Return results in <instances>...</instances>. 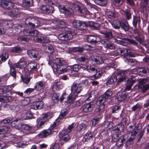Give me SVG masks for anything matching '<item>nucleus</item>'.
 <instances>
[{
	"mask_svg": "<svg viewBox=\"0 0 149 149\" xmlns=\"http://www.w3.org/2000/svg\"><path fill=\"white\" fill-rule=\"evenodd\" d=\"M77 61L81 65H86L89 61V58L87 56L84 55L78 58Z\"/></svg>",
	"mask_w": 149,
	"mask_h": 149,
	"instance_id": "37",
	"label": "nucleus"
},
{
	"mask_svg": "<svg viewBox=\"0 0 149 149\" xmlns=\"http://www.w3.org/2000/svg\"><path fill=\"white\" fill-rule=\"evenodd\" d=\"M25 120H30L35 118V117L33 116V114L30 110H26L24 114Z\"/></svg>",
	"mask_w": 149,
	"mask_h": 149,
	"instance_id": "43",
	"label": "nucleus"
},
{
	"mask_svg": "<svg viewBox=\"0 0 149 149\" xmlns=\"http://www.w3.org/2000/svg\"><path fill=\"white\" fill-rule=\"evenodd\" d=\"M130 26L128 22L125 20L122 19L121 20L120 27L123 29L125 31H128L129 29Z\"/></svg>",
	"mask_w": 149,
	"mask_h": 149,
	"instance_id": "34",
	"label": "nucleus"
},
{
	"mask_svg": "<svg viewBox=\"0 0 149 149\" xmlns=\"http://www.w3.org/2000/svg\"><path fill=\"white\" fill-rule=\"evenodd\" d=\"M17 40L19 41L26 42H29L31 39L30 38L24 36H21L18 38Z\"/></svg>",
	"mask_w": 149,
	"mask_h": 149,
	"instance_id": "59",
	"label": "nucleus"
},
{
	"mask_svg": "<svg viewBox=\"0 0 149 149\" xmlns=\"http://www.w3.org/2000/svg\"><path fill=\"white\" fill-rule=\"evenodd\" d=\"M59 124L58 122H57V121L56 120L52 124H51L50 127L48 129H49L51 130L52 132V133H53L54 132L53 130Z\"/></svg>",
	"mask_w": 149,
	"mask_h": 149,
	"instance_id": "61",
	"label": "nucleus"
},
{
	"mask_svg": "<svg viewBox=\"0 0 149 149\" xmlns=\"http://www.w3.org/2000/svg\"><path fill=\"white\" fill-rule=\"evenodd\" d=\"M144 132L143 130H134L130 133L123 135L118 139L115 145L117 147L120 148L123 146V144L125 143V146L127 148L133 143L134 139L137 135L139 136L137 142H139L143 137Z\"/></svg>",
	"mask_w": 149,
	"mask_h": 149,
	"instance_id": "2",
	"label": "nucleus"
},
{
	"mask_svg": "<svg viewBox=\"0 0 149 149\" xmlns=\"http://www.w3.org/2000/svg\"><path fill=\"white\" fill-rule=\"evenodd\" d=\"M109 109L111 113H118L121 109V106L119 104L115 105L110 107Z\"/></svg>",
	"mask_w": 149,
	"mask_h": 149,
	"instance_id": "28",
	"label": "nucleus"
},
{
	"mask_svg": "<svg viewBox=\"0 0 149 149\" xmlns=\"http://www.w3.org/2000/svg\"><path fill=\"white\" fill-rule=\"evenodd\" d=\"M63 86L60 82H55L52 86V89L53 91L55 92L59 91L62 89Z\"/></svg>",
	"mask_w": 149,
	"mask_h": 149,
	"instance_id": "38",
	"label": "nucleus"
},
{
	"mask_svg": "<svg viewBox=\"0 0 149 149\" xmlns=\"http://www.w3.org/2000/svg\"><path fill=\"white\" fill-rule=\"evenodd\" d=\"M116 14L117 13L116 12L113 11H110L109 12L108 17L109 18L113 19L116 17Z\"/></svg>",
	"mask_w": 149,
	"mask_h": 149,
	"instance_id": "62",
	"label": "nucleus"
},
{
	"mask_svg": "<svg viewBox=\"0 0 149 149\" xmlns=\"http://www.w3.org/2000/svg\"><path fill=\"white\" fill-rule=\"evenodd\" d=\"M43 102L41 101L34 102L31 105V108L34 110H38L41 109L43 107Z\"/></svg>",
	"mask_w": 149,
	"mask_h": 149,
	"instance_id": "24",
	"label": "nucleus"
},
{
	"mask_svg": "<svg viewBox=\"0 0 149 149\" xmlns=\"http://www.w3.org/2000/svg\"><path fill=\"white\" fill-rule=\"evenodd\" d=\"M45 83L42 81H39L36 84L35 86V89L37 91H40L44 88L45 86Z\"/></svg>",
	"mask_w": 149,
	"mask_h": 149,
	"instance_id": "42",
	"label": "nucleus"
},
{
	"mask_svg": "<svg viewBox=\"0 0 149 149\" xmlns=\"http://www.w3.org/2000/svg\"><path fill=\"white\" fill-rule=\"evenodd\" d=\"M0 5L4 9H12L15 6L13 3L7 0H1Z\"/></svg>",
	"mask_w": 149,
	"mask_h": 149,
	"instance_id": "15",
	"label": "nucleus"
},
{
	"mask_svg": "<svg viewBox=\"0 0 149 149\" xmlns=\"http://www.w3.org/2000/svg\"><path fill=\"white\" fill-rule=\"evenodd\" d=\"M69 133L65 129L61 130L58 134L60 139L63 140L65 142H67L70 139V137L69 135Z\"/></svg>",
	"mask_w": 149,
	"mask_h": 149,
	"instance_id": "13",
	"label": "nucleus"
},
{
	"mask_svg": "<svg viewBox=\"0 0 149 149\" xmlns=\"http://www.w3.org/2000/svg\"><path fill=\"white\" fill-rule=\"evenodd\" d=\"M16 73L17 72L15 68L11 66L10 70V75L14 79H15L16 78Z\"/></svg>",
	"mask_w": 149,
	"mask_h": 149,
	"instance_id": "50",
	"label": "nucleus"
},
{
	"mask_svg": "<svg viewBox=\"0 0 149 149\" xmlns=\"http://www.w3.org/2000/svg\"><path fill=\"white\" fill-rule=\"evenodd\" d=\"M18 120L17 118H14L12 116H9L3 120L1 121V124H3V125L1 127H2L3 126H7L9 127L10 128L8 132L7 133H6V134H8L9 132L10 129V124L11 123V124H13L15 125L16 123L18 122ZM14 126H15V125H14Z\"/></svg>",
	"mask_w": 149,
	"mask_h": 149,
	"instance_id": "10",
	"label": "nucleus"
},
{
	"mask_svg": "<svg viewBox=\"0 0 149 149\" xmlns=\"http://www.w3.org/2000/svg\"><path fill=\"white\" fill-rule=\"evenodd\" d=\"M68 97L66 101L65 100V102H67L68 103H71L73 102L76 97L77 96L75 94H70V95H68Z\"/></svg>",
	"mask_w": 149,
	"mask_h": 149,
	"instance_id": "53",
	"label": "nucleus"
},
{
	"mask_svg": "<svg viewBox=\"0 0 149 149\" xmlns=\"http://www.w3.org/2000/svg\"><path fill=\"white\" fill-rule=\"evenodd\" d=\"M120 51V54L119 55L123 56L127 58L129 56L131 57L133 56L132 55L128 53V49L126 48L121 47Z\"/></svg>",
	"mask_w": 149,
	"mask_h": 149,
	"instance_id": "41",
	"label": "nucleus"
},
{
	"mask_svg": "<svg viewBox=\"0 0 149 149\" xmlns=\"http://www.w3.org/2000/svg\"><path fill=\"white\" fill-rule=\"evenodd\" d=\"M110 132V130H107L106 129V128H102L100 131V133L102 138H106V139H107V138L108 139V137L109 136V133Z\"/></svg>",
	"mask_w": 149,
	"mask_h": 149,
	"instance_id": "39",
	"label": "nucleus"
},
{
	"mask_svg": "<svg viewBox=\"0 0 149 149\" xmlns=\"http://www.w3.org/2000/svg\"><path fill=\"white\" fill-rule=\"evenodd\" d=\"M11 94H8L5 95L4 98L5 102H11L14 99V97L11 96Z\"/></svg>",
	"mask_w": 149,
	"mask_h": 149,
	"instance_id": "55",
	"label": "nucleus"
},
{
	"mask_svg": "<svg viewBox=\"0 0 149 149\" xmlns=\"http://www.w3.org/2000/svg\"><path fill=\"white\" fill-rule=\"evenodd\" d=\"M101 43L104 47L107 49H113L115 48L114 45L108 39L104 38L102 40Z\"/></svg>",
	"mask_w": 149,
	"mask_h": 149,
	"instance_id": "18",
	"label": "nucleus"
},
{
	"mask_svg": "<svg viewBox=\"0 0 149 149\" xmlns=\"http://www.w3.org/2000/svg\"><path fill=\"white\" fill-rule=\"evenodd\" d=\"M47 49V51L45 52L46 59L48 64L52 66L54 72L58 74L66 72L68 71V65L65 61L59 58H56L52 56L54 52V48L51 45H48Z\"/></svg>",
	"mask_w": 149,
	"mask_h": 149,
	"instance_id": "1",
	"label": "nucleus"
},
{
	"mask_svg": "<svg viewBox=\"0 0 149 149\" xmlns=\"http://www.w3.org/2000/svg\"><path fill=\"white\" fill-rule=\"evenodd\" d=\"M104 30H100L99 31L101 34H104V38L109 40L113 38L112 31L109 29H104Z\"/></svg>",
	"mask_w": 149,
	"mask_h": 149,
	"instance_id": "19",
	"label": "nucleus"
},
{
	"mask_svg": "<svg viewBox=\"0 0 149 149\" xmlns=\"http://www.w3.org/2000/svg\"><path fill=\"white\" fill-rule=\"evenodd\" d=\"M44 3L40 6L41 12L46 15H51L54 11L52 5L54 3L52 0H44Z\"/></svg>",
	"mask_w": 149,
	"mask_h": 149,
	"instance_id": "5",
	"label": "nucleus"
},
{
	"mask_svg": "<svg viewBox=\"0 0 149 149\" xmlns=\"http://www.w3.org/2000/svg\"><path fill=\"white\" fill-rule=\"evenodd\" d=\"M58 29H62L64 33L60 34L58 36V38L61 40L62 43L67 44L68 41L72 39L73 36L77 33L76 30L66 27L64 22L62 21L58 22L56 25Z\"/></svg>",
	"mask_w": 149,
	"mask_h": 149,
	"instance_id": "3",
	"label": "nucleus"
},
{
	"mask_svg": "<svg viewBox=\"0 0 149 149\" xmlns=\"http://www.w3.org/2000/svg\"><path fill=\"white\" fill-rule=\"evenodd\" d=\"M19 10L17 8H14L9 13L8 15L11 17L16 18L19 16V15L20 13Z\"/></svg>",
	"mask_w": 149,
	"mask_h": 149,
	"instance_id": "33",
	"label": "nucleus"
},
{
	"mask_svg": "<svg viewBox=\"0 0 149 149\" xmlns=\"http://www.w3.org/2000/svg\"><path fill=\"white\" fill-rule=\"evenodd\" d=\"M86 125L84 123H81L79 125L77 128V131L81 133L83 132L86 129Z\"/></svg>",
	"mask_w": 149,
	"mask_h": 149,
	"instance_id": "49",
	"label": "nucleus"
},
{
	"mask_svg": "<svg viewBox=\"0 0 149 149\" xmlns=\"http://www.w3.org/2000/svg\"><path fill=\"white\" fill-rule=\"evenodd\" d=\"M52 134V132L50 129H45L38 134L37 136L40 138H45L48 136H50Z\"/></svg>",
	"mask_w": 149,
	"mask_h": 149,
	"instance_id": "21",
	"label": "nucleus"
},
{
	"mask_svg": "<svg viewBox=\"0 0 149 149\" xmlns=\"http://www.w3.org/2000/svg\"><path fill=\"white\" fill-rule=\"evenodd\" d=\"M25 65V63L24 61H20L16 63H14V65L12 66L14 68H18L21 69L22 70V72L23 73L24 71V68Z\"/></svg>",
	"mask_w": 149,
	"mask_h": 149,
	"instance_id": "32",
	"label": "nucleus"
},
{
	"mask_svg": "<svg viewBox=\"0 0 149 149\" xmlns=\"http://www.w3.org/2000/svg\"><path fill=\"white\" fill-rule=\"evenodd\" d=\"M33 17H29L26 19L25 21V23L26 26L29 28H34L35 27V23H34Z\"/></svg>",
	"mask_w": 149,
	"mask_h": 149,
	"instance_id": "29",
	"label": "nucleus"
},
{
	"mask_svg": "<svg viewBox=\"0 0 149 149\" xmlns=\"http://www.w3.org/2000/svg\"><path fill=\"white\" fill-rule=\"evenodd\" d=\"M82 69L84 70L88 71L90 73H96L91 77L92 79H96L99 78L103 74L102 71H98L97 68L93 65H87L85 67H82Z\"/></svg>",
	"mask_w": 149,
	"mask_h": 149,
	"instance_id": "8",
	"label": "nucleus"
},
{
	"mask_svg": "<svg viewBox=\"0 0 149 149\" xmlns=\"http://www.w3.org/2000/svg\"><path fill=\"white\" fill-rule=\"evenodd\" d=\"M117 77L116 76L112 75L110 78L108 79L105 83L106 85L109 87H110V85L114 84L117 80Z\"/></svg>",
	"mask_w": 149,
	"mask_h": 149,
	"instance_id": "27",
	"label": "nucleus"
},
{
	"mask_svg": "<svg viewBox=\"0 0 149 149\" xmlns=\"http://www.w3.org/2000/svg\"><path fill=\"white\" fill-rule=\"evenodd\" d=\"M93 138V136L92 132L91 131H88L84 135L82 141L85 143L92 140Z\"/></svg>",
	"mask_w": 149,
	"mask_h": 149,
	"instance_id": "31",
	"label": "nucleus"
},
{
	"mask_svg": "<svg viewBox=\"0 0 149 149\" xmlns=\"http://www.w3.org/2000/svg\"><path fill=\"white\" fill-rule=\"evenodd\" d=\"M112 95V91L108 89L102 95L101 97L98 98L97 99L99 100L100 103H104L106 102V100L111 98Z\"/></svg>",
	"mask_w": 149,
	"mask_h": 149,
	"instance_id": "12",
	"label": "nucleus"
},
{
	"mask_svg": "<svg viewBox=\"0 0 149 149\" xmlns=\"http://www.w3.org/2000/svg\"><path fill=\"white\" fill-rule=\"evenodd\" d=\"M130 72L129 70H124L120 69H118L116 71L115 76L118 77V76H125L128 77L130 75Z\"/></svg>",
	"mask_w": 149,
	"mask_h": 149,
	"instance_id": "26",
	"label": "nucleus"
},
{
	"mask_svg": "<svg viewBox=\"0 0 149 149\" xmlns=\"http://www.w3.org/2000/svg\"><path fill=\"white\" fill-rule=\"evenodd\" d=\"M124 127V125L122 123L118 124L115 125L112 129V132L113 134H115L116 136L118 137L120 134L123 130Z\"/></svg>",
	"mask_w": 149,
	"mask_h": 149,
	"instance_id": "14",
	"label": "nucleus"
},
{
	"mask_svg": "<svg viewBox=\"0 0 149 149\" xmlns=\"http://www.w3.org/2000/svg\"><path fill=\"white\" fill-rule=\"evenodd\" d=\"M23 33L26 36H33V39L36 42L46 43L49 41L47 37L39 33L38 31L36 30H31L29 29H25L23 31Z\"/></svg>",
	"mask_w": 149,
	"mask_h": 149,
	"instance_id": "4",
	"label": "nucleus"
},
{
	"mask_svg": "<svg viewBox=\"0 0 149 149\" xmlns=\"http://www.w3.org/2000/svg\"><path fill=\"white\" fill-rule=\"evenodd\" d=\"M56 4L55 5L58 7L60 11L66 15H72L74 13V10L72 8L65 5L59 4L58 3Z\"/></svg>",
	"mask_w": 149,
	"mask_h": 149,
	"instance_id": "9",
	"label": "nucleus"
},
{
	"mask_svg": "<svg viewBox=\"0 0 149 149\" xmlns=\"http://www.w3.org/2000/svg\"><path fill=\"white\" fill-rule=\"evenodd\" d=\"M124 16L127 20H129L132 18V13L130 10L127 9L123 10Z\"/></svg>",
	"mask_w": 149,
	"mask_h": 149,
	"instance_id": "45",
	"label": "nucleus"
},
{
	"mask_svg": "<svg viewBox=\"0 0 149 149\" xmlns=\"http://www.w3.org/2000/svg\"><path fill=\"white\" fill-rule=\"evenodd\" d=\"M102 40L99 36L94 35H88L86 38L87 42L92 45L99 44Z\"/></svg>",
	"mask_w": 149,
	"mask_h": 149,
	"instance_id": "11",
	"label": "nucleus"
},
{
	"mask_svg": "<svg viewBox=\"0 0 149 149\" xmlns=\"http://www.w3.org/2000/svg\"><path fill=\"white\" fill-rule=\"evenodd\" d=\"M80 24L78 29L81 31L86 29L87 27L88 26V22H86L81 21Z\"/></svg>",
	"mask_w": 149,
	"mask_h": 149,
	"instance_id": "46",
	"label": "nucleus"
},
{
	"mask_svg": "<svg viewBox=\"0 0 149 149\" xmlns=\"http://www.w3.org/2000/svg\"><path fill=\"white\" fill-rule=\"evenodd\" d=\"M12 88L10 86H0V94L7 95L11 94Z\"/></svg>",
	"mask_w": 149,
	"mask_h": 149,
	"instance_id": "17",
	"label": "nucleus"
},
{
	"mask_svg": "<svg viewBox=\"0 0 149 149\" xmlns=\"http://www.w3.org/2000/svg\"><path fill=\"white\" fill-rule=\"evenodd\" d=\"M81 68V65L78 64H75L70 66V70L71 72L72 73L74 72H79Z\"/></svg>",
	"mask_w": 149,
	"mask_h": 149,
	"instance_id": "44",
	"label": "nucleus"
},
{
	"mask_svg": "<svg viewBox=\"0 0 149 149\" xmlns=\"http://www.w3.org/2000/svg\"><path fill=\"white\" fill-rule=\"evenodd\" d=\"M91 97V94L90 93L87 95V98L86 97L85 102H86V104H85L83 107V112L87 113L90 112L95 107L96 104L93 101H92L87 103V101H88L91 100L90 98Z\"/></svg>",
	"mask_w": 149,
	"mask_h": 149,
	"instance_id": "6",
	"label": "nucleus"
},
{
	"mask_svg": "<svg viewBox=\"0 0 149 149\" xmlns=\"http://www.w3.org/2000/svg\"><path fill=\"white\" fill-rule=\"evenodd\" d=\"M33 3V0H25L23 1V5L26 6H31Z\"/></svg>",
	"mask_w": 149,
	"mask_h": 149,
	"instance_id": "64",
	"label": "nucleus"
},
{
	"mask_svg": "<svg viewBox=\"0 0 149 149\" xmlns=\"http://www.w3.org/2000/svg\"><path fill=\"white\" fill-rule=\"evenodd\" d=\"M9 129V127L7 126H3L2 127H1L0 128V134H4L7 133Z\"/></svg>",
	"mask_w": 149,
	"mask_h": 149,
	"instance_id": "58",
	"label": "nucleus"
},
{
	"mask_svg": "<svg viewBox=\"0 0 149 149\" xmlns=\"http://www.w3.org/2000/svg\"><path fill=\"white\" fill-rule=\"evenodd\" d=\"M144 36H141V35L135 36V39L138 41L140 44L143 45L145 42Z\"/></svg>",
	"mask_w": 149,
	"mask_h": 149,
	"instance_id": "48",
	"label": "nucleus"
},
{
	"mask_svg": "<svg viewBox=\"0 0 149 149\" xmlns=\"http://www.w3.org/2000/svg\"><path fill=\"white\" fill-rule=\"evenodd\" d=\"M88 26L92 30H99L100 29V24L99 23L95 22H88Z\"/></svg>",
	"mask_w": 149,
	"mask_h": 149,
	"instance_id": "30",
	"label": "nucleus"
},
{
	"mask_svg": "<svg viewBox=\"0 0 149 149\" xmlns=\"http://www.w3.org/2000/svg\"><path fill=\"white\" fill-rule=\"evenodd\" d=\"M27 54L29 57L31 58H35L36 60L39 59L40 56L38 51L35 50H30L27 51Z\"/></svg>",
	"mask_w": 149,
	"mask_h": 149,
	"instance_id": "22",
	"label": "nucleus"
},
{
	"mask_svg": "<svg viewBox=\"0 0 149 149\" xmlns=\"http://www.w3.org/2000/svg\"><path fill=\"white\" fill-rule=\"evenodd\" d=\"M97 5L100 6H104L106 5L107 0H93Z\"/></svg>",
	"mask_w": 149,
	"mask_h": 149,
	"instance_id": "54",
	"label": "nucleus"
},
{
	"mask_svg": "<svg viewBox=\"0 0 149 149\" xmlns=\"http://www.w3.org/2000/svg\"><path fill=\"white\" fill-rule=\"evenodd\" d=\"M60 94L59 93H55L52 94V98L53 102L55 103L57 102L59 100V99Z\"/></svg>",
	"mask_w": 149,
	"mask_h": 149,
	"instance_id": "57",
	"label": "nucleus"
},
{
	"mask_svg": "<svg viewBox=\"0 0 149 149\" xmlns=\"http://www.w3.org/2000/svg\"><path fill=\"white\" fill-rule=\"evenodd\" d=\"M39 67L38 63L35 61H32L28 63L27 68L29 71L33 72L37 71Z\"/></svg>",
	"mask_w": 149,
	"mask_h": 149,
	"instance_id": "16",
	"label": "nucleus"
},
{
	"mask_svg": "<svg viewBox=\"0 0 149 149\" xmlns=\"http://www.w3.org/2000/svg\"><path fill=\"white\" fill-rule=\"evenodd\" d=\"M123 3V0H113L112 1V5L115 6L120 7Z\"/></svg>",
	"mask_w": 149,
	"mask_h": 149,
	"instance_id": "60",
	"label": "nucleus"
},
{
	"mask_svg": "<svg viewBox=\"0 0 149 149\" xmlns=\"http://www.w3.org/2000/svg\"><path fill=\"white\" fill-rule=\"evenodd\" d=\"M82 89L81 84H78L74 82L71 86V91H74L75 93H77V95L81 92Z\"/></svg>",
	"mask_w": 149,
	"mask_h": 149,
	"instance_id": "20",
	"label": "nucleus"
},
{
	"mask_svg": "<svg viewBox=\"0 0 149 149\" xmlns=\"http://www.w3.org/2000/svg\"><path fill=\"white\" fill-rule=\"evenodd\" d=\"M71 5L76 12L81 14L82 15L89 14V11L84 8L83 4L79 2L73 3H72Z\"/></svg>",
	"mask_w": 149,
	"mask_h": 149,
	"instance_id": "7",
	"label": "nucleus"
},
{
	"mask_svg": "<svg viewBox=\"0 0 149 149\" xmlns=\"http://www.w3.org/2000/svg\"><path fill=\"white\" fill-rule=\"evenodd\" d=\"M9 57V54L8 52L4 50L1 53L0 56V61L1 62H5Z\"/></svg>",
	"mask_w": 149,
	"mask_h": 149,
	"instance_id": "40",
	"label": "nucleus"
},
{
	"mask_svg": "<svg viewBox=\"0 0 149 149\" xmlns=\"http://www.w3.org/2000/svg\"><path fill=\"white\" fill-rule=\"evenodd\" d=\"M99 100L97 99L96 104L99 107L95 109V111L96 113H102L105 110V105L104 103H100Z\"/></svg>",
	"mask_w": 149,
	"mask_h": 149,
	"instance_id": "25",
	"label": "nucleus"
},
{
	"mask_svg": "<svg viewBox=\"0 0 149 149\" xmlns=\"http://www.w3.org/2000/svg\"><path fill=\"white\" fill-rule=\"evenodd\" d=\"M84 0L86 6L89 10L94 11L95 10H97L98 9V8L97 6L91 3L88 0Z\"/></svg>",
	"mask_w": 149,
	"mask_h": 149,
	"instance_id": "36",
	"label": "nucleus"
},
{
	"mask_svg": "<svg viewBox=\"0 0 149 149\" xmlns=\"http://www.w3.org/2000/svg\"><path fill=\"white\" fill-rule=\"evenodd\" d=\"M94 61L95 64H101L104 63L103 59L100 56H96L94 57Z\"/></svg>",
	"mask_w": 149,
	"mask_h": 149,
	"instance_id": "51",
	"label": "nucleus"
},
{
	"mask_svg": "<svg viewBox=\"0 0 149 149\" xmlns=\"http://www.w3.org/2000/svg\"><path fill=\"white\" fill-rule=\"evenodd\" d=\"M128 93L125 91H120L117 94L116 99L119 102H122L125 100L127 97Z\"/></svg>",
	"mask_w": 149,
	"mask_h": 149,
	"instance_id": "23",
	"label": "nucleus"
},
{
	"mask_svg": "<svg viewBox=\"0 0 149 149\" xmlns=\"http://www.w3.org/2000/svg\"><path fill=\"white\" fill-rule=\"evenodd\" d=\"M9 109L13 111L17 112L19 110L20 108L19 106L16 105H10L9 107Z\"/></svg>",
	"mask_w": 149,
	"mask_h": 149,
	"instance_id": "63",
	"label": "nucleus"
},
{
	"mask_svg": "<svg viewBox=\"0 0 149 149\" xmlns=\"http://www.w3.org/2000/svg\"><path fill=\"white\" fill-rule=\"evenodd\" d=\"M45 120L43 119L42 117L41 118H38L37 119V121L38 122V124L37 126V127L38 128H42V125H43L45 123Z\"/></svg>",
	"mask_w": 149,
	"mask_h": 149,
	"instance_id": "52",
	"label": "nucleus"
},
{
	"mask_svg": "<svg viewBox=\"0 0 149 149\" xmlns=\"http://www.w3.org/2000/svg\"><path fill=\"white\" fill-rule=\"evenodd\" d=\"M141 22V18L137 15H133L132 24L135 28H137V24H139Z\"/></svg>",
	"mask_w": 149,
	"mask_h": 149,
	"instance_id": "35",
	"label": "nucleus"
},
{
	"mask_svg": "<svg viewBox=\"0 0 149 149\" xmlns=\"http://www.w3.org/2000/svg\"><path fill=\"white\" fill-rule=\"evenodd\" d=\"M121 20H114L111 24L113 27L115 29H119L120 28Z\"/></svg>",
	"mask_w": 149,
	"mask_h": 149,
	"instance_id": "47",
	"label": "nucleus"
},
{
	"mask_svg": "<svg viewBox=\"0 0 149 149\" xmlns=\"http://www.w3.org/2000/svg\"><path fill=\"white\" fill-rule=\"evenodd\" d=\"M22 51L21 47L18 46H15L10 49V51L12 53H18Z\"/></svg>",
	"mask_w": 149,
	"mask_h": 149,
	"instance_id": "56",
	"label": "nucleus"
}]
</instances>
